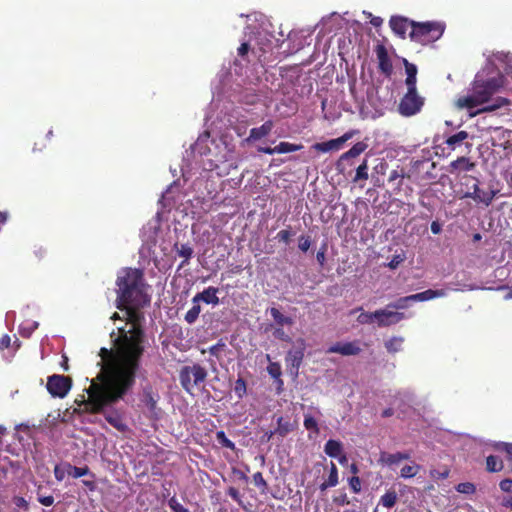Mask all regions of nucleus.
I'll list each match as a JSON object with an SVG mask.
<instances>
[{
	"label": "nucleus",
	"instance_id": "nucleus-1",
	"mask_svg": "<svg viewBox=\"0 0 512 512\" xmlns=\"http://www.w3.org/2000/svg\"><path fill=\"white\" fill-rule=\"evenodd\" d=\"M127 304V322L130 329L118 328L110 333L113 347H102L99 351L101 369L96 378L91 380L90 404L93 411H100L104 406L124 399L136 382L145 352V333L141 327L144 319L141 309Z\"/></svg>",
	"mask_w": 512,
	"mask_h": 512
},
{
	"label": "nucleus",
	"instance_id": "nucleus-2",
	"mask_svg": "<svg viewBox=\"0 0 512 512\" xmlns=\"http://www.w3.org/2000/svg\"><path fill=\"white\" fill-rule=\"evenodd\" d=\"M116 307L123 311L127 304L145 307L151 298L146 292L144 273L141 269L126 267L118 273Z\"/></svg>",
	"mask_w": 512,
	"mask_h": 512
},
{
	"label": "nucleus",
	"instance_id": "nucleus-3",
	"mask_svg": "<svg viewBox=\"0 0 512 512\" xmlns=\"http://www.w3.org/2000/svg\"><path fill=\"white\" fill-rule=\"evenodd\" d=\"M502 86V76L485 78L483 75L477 74L471 84V93L459 97L456 105L460 109H473L488 102Z\"/></svg>",
	"mask_w": 512,
	"mask_h": 512
},
{
	"label": "nucleus",
	"instance_id": "nucleus-4",
	"mask_svg": "<svg viewBox=\"0 0 512 512\" xmlns=\"http://www.w3.org/2000/svg\"><path fill=\"white\" fill-rule=\"evenodd\" d=\"M445 25L441 22H415L411 21L410 39L421 45H428L441 38Z\"/></svg>",
	"mask_w": 512,
	"mask_h": 512
},
{
	"label": "nucleus",
	"instance_id": "nucleus-5",
	"mask_svg": "<svg viewBox=\"0 0 512 512\" xmlns=\"http://www.w3.org/2000/svg\"><path fill=\"white\" fill-rule=\"evenodd\" d=\"M207 376V370L197 363L183 366L179 371L181 387L188 394H192L195 387L202 385Z\"/></svg>",
	"mask_w": 512,
	"mask_h": 512
},
{
	"label": "nucleus",
	"instance_id": "nucleus-6",
	"mask_svg": "<svg viewBox=\"0 0 512 512\" xmlns=\"http://www.w3.org/2000/svg\"><path fill=\"white\" fill-rule=\"evenodd\" d=\"M424 98L417 90H407L398 105V111L402 116L410 117L419 113L424 105Z\"/></svg>",
	"mask_w": 512,
	"mask_h": 512
},
{
	"label": "nucleus",
	"instance_id": "nucleus-7",
	"mask_svg": "<svg viewBox=\"0 0 512 512\" xmlns=\"http://www.w3.org/2000/svg\"><path fill=\"white\" fill-rule=\"evenodd\" d=\"M90 388H91V385L89 386L88 389H86V392L88 394V400L85 402L86 410L93 414L103 413L105 420L111 426H113L115 429H117L120 432H125L128 427L124 423L123 417L120 414V412L118 410H107L106 411V408L112 407L113 405L117 404L120 400L116 401L115 403L104 406L103 409L100 411H93L92 410L93 406L90 404V392H89Z\"/></svg>",
	"mask_w": 512,
	"mask_h": 512
},
{
	"label": "nucleus",
	"instance_id": "nucleus-8",
	"mask_svg": "<svg viewBox=\"0 0 512 512\" xmlns=\"http://www.w3.org/2000/svg\"><path fill=\"white\" fill-rule=\"evenodd\" d=\"M72 387V379L68 376L53 374L48 377L46 388L53 397L64 398Z\"/></svg>",
	"mask_w": 512,
	"mask_h": 512
},
{
	"label": "nucleus",
	"instance_id": "nucleus-9",
	"mask_svg": "<svg viewBox=\"0 0 512 512\" xmlns=\"http://www.w3.org/2000/svg\"><path fill=\"white\" fill-rule=\"evenodd\" d=\"M465 179L473 180L472 186L464 193V198H472L476 202L483 203L485 206H489L496 194L497 190L482 191L479 188V180L474 176H465Z\"/></svg>",
	"mask_w": 512,
	"mask_h": 512
},
{
	"label": "nucleus",
	"instance_id": "nucleus-10",
	"mask_svg": "<svg viewBox=\"0 0 512 512\" xmlns=\"http://www.w3.org/2000/svg\"><path fill=\"white\" fill-rule=\"evenodd\" d=\"M476 167V163L472 161L469 157L461 156L456 160L450 162L447 166L446 170L449 174L453 175L456 179L460 178L465 173L474 170Z\"/></svg>",
	"mask_w": 512,
	"mask_h": 512
},
{
	"label": "nucleus",
	"instance_id": "nucleus-11",
	"mask_svg": "<svg viewBox=\"0 0 512 512\" xmlns=\"http://www.w3.org/2000/svg\"><path fill=\"white\" fill-rule=\"evenodd\" d=\"M296 344L297 346L295 348L288 351L286 362L290 366L291 370H294V374L297 376L304 358L305 340L300 338L296 341Z\"/></svg>",
	"mask_w": 512,
	"mask_h": 512
},
{
	"label": "nucleus",
	"instance_id": "nucleus-12",
	"mask_svg": "<svg viewBox=\"0 0 512 512\" xmlns=\"http://www.w3.org/2000/svg\"><path fill=\"white\" fill-rule=\"evenodd\" d=\"M375 320L379 327H388L397 324L405 318L402 312L388 311L386 309H379L373 312Z\"/></svg>",
	"mask_w": 512,
	"mask_h": 512
},
{
	"label": "nucleus",
	"instance_id": "nucleus-13",
	"mask_svg": "<svg viewBox=\"0 0 512 512\" xmlns=\"http://www.w3.org/2000/svg\"><path fill=\"white\" fill-rule=\"evenodd\" d=\"M375 53L377 56L378 68L380 72L384 74L387 78H390L391 75L393 74V65L384 44H377L375 47Z\"/></svg>",
	"mask_w": 512,
	"mask_h": 512
},
{
	"label": "nucleus",
	"instance_id": "nucleus-14",
	"mask_svg": "<svg viewBox=\"0 0 512 512\" xmlns=\"http://www.w3.org/2000/svg\"><path fill=\"white\" fill-rule=\"evenodd\" d=\"M328 353H338L343 356L358 355L361 352V348L357 341L353 342H337L330 346L327 350Z\"/></svg>",
	"mask_w": 512,
	"mask_h": 512
},
{
	"label": "nucleus",
	"instance_id": "nucleus-15",
	"mask_svg": "<svg viewBox=\"0 0 512 512\" xmlns=\"http://www.w3.org/2000/svg\"><path fill=\"white\" fill-rule=\"evenodd\" d=\"M351 136H352L351 133H345L344 135H342L339 138L331 139L326 142L315 143L313 145V148L316 151L323 152V153L333 151V150L336 151V150H339L343 146V144L351 138Z\"/></svg>",
	"mask_w": 512,
	"mask_h": 512
},
{
	"label": "nucleus",
	"instance_id": "nucleus-16",
	"mask_svg": "<svg viewBox=\"0 0 512 512\" xmlns=\"http://www.w3.org/2000/svg\"><path fill=\"white\" fill-rule=\"evenodd\" d=\"M218 292L219 289L217 287L209 286L205 288L202 292L197 293L192 298V303L198 302L200 304V302L202 301L206 304H212L216 306L220 303V300L217 296Z\"/></svg>",
	"mask_w": 512,
	"mask_h": 512
},
{
	"label": "nucleus",
	"instance_id": "nucleus-17",
	"mask_svg": "<svg viewBox=\"0 0 512 512\" xmlns=\"http://www.w3.org/2000/svg\"><path fill=\"white\" fill-rule=\"evenodd\" d=\"M410 459V453L407 452H396V453H388V452H380L379 455V463L386 466H393L399 464L402 460Z\"/></svg>",
	"mask_w": 512,
	"mask_h": 512
},
{
	"label": "nucleus",
	"instance_id": "nucleus-18",
	"mask_svg": "<svg viewBox=\"0 0 512 512\" xmlns=\"http://www.w3.org/2000/svg\"><path fill=\"white\" fill-rule=\"evenodd\" d=\"M389 25L393 32L404 39L409 27H411V21L402 16H392Z\"/></svg>",
	"mask_w": 512,
	"mask_h": 512
},
{
	"label": "nucleus",
	"instance_id": "nucleus-19",
	"mask_svg": "<svg viewBox=\"0 0 512 512\" xmlns=\"http://www.w3.org/2000/svg\"><path fill=\"white\" fill-rule=\"evenodd\" d=\"M159 395L153 390L151 386L143 388L141 402L148 408L149 411L154 412L157 408Z\"/></svg>",
	"mask_w": 512,
	"mask_h": 512
},
{
	"label": "nucleus",
	"instance_id": "nucleus-20",
	"mask_svg": "<svg viewBox=\"0 0 512 512\" xmlns=\"http://www.w3.org/2000/svg\"><path fill=\"white\" fill-rule=\"evenodd\" d=\"M274 127L272 120H267L260 127L252 128L246 141H256L269 135Z\"/></svg>",
	"mask_w": 512,
	"mask_h": 512
},
{
	"label": "nucleus",
	"instance_id": "nucleus-21",
	"mask_svg": "<svg viewBox=\"0 0 512 512\" xmlns=\"http://www.w3.org/2000/svg\"><path fill=\"white\" fill-rule=\"evenodd\" d=\"M177 253L178 256L183 258V261L178 266V270L182 269L188 264V261L193 256V248L189 244H181L180 246L175 243L173 247Z\"/></svg>",
	"mask_w": 512,
	"mask_h": 512
},
{
	"label": "nucleus",
	"instance_id": "nucleus-22",
	"mask_svg": "<svg viewBox=\"0 0 512 512\" xmlns=\"http://www.w3.org/2000/svg\"><path fill=\"white\" fill-rule=\"evenodd\" d=\"M339 483L338 469L334 462L330 463V471L328 478L321 483L320 490L325 491L330 487H335Z\"/></svg>",
	"mask_w": 512,
	"mask_h": 512
},
{
	"label": "nucleus",
	"instance_id": "nucleus-23",
	"mask_svg": "<svg viewBox=\"0 0 512 512\" xmlns=\"http://www.w3.org/2000/svg\"><path fill=\"white\" fill-rule=\"evenodd\" d=\"M414 302L416 301H428L434 298L443 297L446 295L445 290H432L428 289L420 293L412 294Z\"/></svg>",
	"mask_w": 512,
	"mask_h": 512
},
{
	"label": "nucleus",
	"instance_id": "nucleus-24",
	"mask_svg": "<svg viewBox=\"0 0 512 512\" xmlns=\"http://www.w3.org/2000/svg\"><path fill=\"white\" fill-rule=\"evenodd\" d=\"M343 451L342 443L338 440L329 439L324 446V452L332 458H337Z\"/></svg>",
	"mask_w": 512,
	"mask_h": 512
},
{
	"label": "nucleus",
	"instance_id": "nucleus-25",
	"mask_svg": "<svg viewBox=\"0 0 512 512\" xmlns=\"http://www.w3.org/2000/svg\"><path fill=\"white\" fill-rule=\"evenodd\" d=\"M294 430V425L290 422L289 419L284 418L283 416H279L277 418V427L275 432L277 435L281 437H285L287 434Z\"/></svg>",
	"mask_w": 512,
	"mask_h": 512
},
{
	"label": "nucleus",
	"instance_id": "nucleus-26",
	"mask_svg": "<svg viewBox=\"0 0 512 512\" xmlns=\"http://www.w3.org/2000/svg\"><path fill=\"white\" fill-rule=\"evenodd\" d=\"M468 137V132L462 130L457 132L456 134L449 136L446 139L445 144L448 146V148L455 149L457 145L461 144Z\"/></svg>",
	"mask_w": 512,
	"mask_h": 512
},
{
	"label": "nucleus",
	"instance_id": "nucleus-27",
	"mask_svg": "<svg viewBox=\"0 0 512 512\" xmlns=\"http://www.w3.org/2000/svg\"><path fill=\"white\" fill-rule=\"evenodd\" d=\"M270 315L272 316L276 324H278L279 326H290L293 324V319L291 317L285 316L275 307H272L270 309Z\"/></svg>",
	"mask_w": 512,
	"mask_h": 512
},
{
	"label": "nucleus",
	"instance_id": "nucleus-28",
	"mask_svg": "<svg viewBox=\"0 0 512 512\" xmlns=\"http://www.w3.org/2000/svg\"><path fill=\"white\" fill-rule=\"evenodd\" d=\"M398 500V496L395 490H388L379 500V505L385 508H392Z\"/></svg>",
	"mask_w": 512,
	"mask_h": 512
},
{
	"label": "nucleus",
	"instance_id": "nucleus-29",
	"mask_svg": "<svg viewBox=\"0 0 512 512\" xmlns=\"http://www.w3.org/2000/svg\"><path fill=\"white\" fill-rule=\"evenodd\" d=\"M295 235V232L293 231L292 227L288 225L285 229L280 230L275 239L279 243H283L284 245H289L292 241V237Z\"/></svg>",
	"mask_w": 512,
	"mask_h": 512
},
{
	"label": "nucleus",
	"instance_id": "nucleus-30",
	"mask_svg": "<svg viewBox=\"0 0 512 512\" xmlns=\"http://www.w3.org/2000/svg\"><path fill=\"white\" fill-rule=\"evenodd\" d=\"M486 469L489 472H499L503 469V462L499 457L489 455L486 458Z\"/></svg>",
	"mask_w": 512,
	"mask_h": 512
},
{
	"label": "nucleus",
	"instance_id": "nucleus-31",
	"mask_svg": "<svg viewBox=\"0 0 512 512\" xmlns=\"http://www.w3.org/2000/svg\"><path fill=\"white\" fill-rule=\"evenodd\" d=\"M66 467L68 476H71L72 478H80L82 476L87 475L90 472L88 466L77 467L66 462Z\"/></svg>",
	"mask_w": 512,
	"mask_h": 512
},
{
	"label": "nucleus",
	"instance_id": "nucleus-32",
	"mask_svg": "<svg viewBox=\"0 0 512 512\" xmlns=\"http://www.w3.org/2000/svg\"><path fill=\"white\" fill-rule=\"evenodd\" d=\"M303 149L302 144H294L289 142H280L276 146L277 154H284V153H290L295 152Z\"/></svg>",
	"mask_w": 512,
	"mask_h": 512
},
{
	"label": "nucleus",
	"instance_id": "nucleus-33",
	"mask_svg": "<svg viewBox=\"0 0 512 512\" xmlns=\"http://www.w3.org/2000/svg\"><path fill=\"white\" fill-rule=\"evenodd\" d=\"M201 306L198 302L193 303V306L186 312L184 319L188 324H193L199 317Z\"/></svg>",
	"mask_w": 512,
	"mask_h": 512
},
{
	"label": "nucleus",
	"instance_id": "nucleus-34",
	"mask_svg": "<svg viewBox=\"0 0 512 512\" xmlns=\"http://www.w3.org/2000/svg\"><path fill=\"white\" fill-rule=\"evenodd\" d=\"M368 162L364 160L356 169V174L353 178V182L366 181L368 179Z\"/></svg>",
	"mask_w": 512,
	"mask_h": 512
},
{
	"label": "nucleus",
	"instance_id": "nucleus-35",
	"mask_svg": "<svg viewBox=\"0 0 512 512\" xmlns=\"http://www.w3.org/2000/svg\"><path fill=\"white\" fill-rule=\"evenodd\" d=\"M410 302H414L413 295L401 297L397 299L395 302L389 303L387 307L394 308V309H405L408 307V304Z\"/></svg>",
	"mask_w": 512,
	"mask_h": 512
},
{
	"label": "nucleus",
	"instance_id": "nucleus-36",
	"mask_svg": "<svg viewBox=\"0 0 512 512\" xmlns=\"http://www.w3.org/2000/svg\"><path fill=\"white\" fill-rule=\"evenodd\" d=\"M419 470L420 466L417 464L405 465L400 471V476L402 478H412L419 472Z\"/></svg>",
	"mask_w": 512,
	"mask_h": 512
},
{
	"label": "nucleus",
	"instance_id": "nucleus-37",
	"mask_svg": "<svg viewBox=\"0 0 512 512\" xmlns=\"http://www.w3.org/2000/svg\"><path fill=\"white\" fill-rule=\"evenodd\" d=\"M216 439L217 441L225 448H228L230 450H235V443L232 442L229 438H227L224 431H217L216 432Z\"/></svg>",
	"mask_w": 512,
	"mask_h": 512
},
{
	"label": "nucleus",
	"instance_id": "nucleus-38",
	"mask_svg": "<svg viewBox=\"0 0 512 512\" xmlns=\"http://www.w3.org/2000/svg\"><path fill=\"white\" fill-rule=\"evenodd\" d=\"M508 104H509V100L507 98L498 97V98L495 99L493 104H490V105L484 107L481 111H483V112L495 111L498 108H501V107H503L505 105H508Z\"/></svg>",
	"mask_w": 512,
	"mask_h": 512
},
{
	"label": "nucleus",
	"instance_id": "nucleus-39",
	"mask_svg": "<svg viewBox=\"0 0 512 512\" xmlns=\"http://www.w3.org/2000/svg\"><path fill=\"white\" fill-rule=\"evenodd\" d=\"M246 391H247L246 381L241 377L238 378L234 384L235 394L237 395V397L239 399H241L246 395Z\"/></svg>",
	"mask_w": 512,
	"mask_h": 512
},
{
	"label": "nucleus",
	"instance_id": "nucleus-40",
	"mask_svg": "<svg viewBox=\"0 0 512 512\" xmlns=\"http://www.w3.org/2000/svg\"><path fill=\"white\" fill-rule=\"evenodd\" d=\"M253 483L260 489L262 493H265L268 489V484L261 472H256L253 474Z\"/></svg>",
	"mask_w": 512,
	"mask_h": 512
},
{
	"label": "nucleus",
	"instance_id": "nucleus-41",
	"mask_svg": "<svg viewBox=\"0 0 512 512\" xmlns=\"http://www.w3.org/2000/svg\"><path fill=\"white\" fill-rule=\"evenodd\" d=\"M456 491L462 494H473L476 491V487L471 482H462L456 486Z\"/></svg>",
	"mask_w": 512,
	"mask_h": 512
},
{
	"label": "nucleus",
	"instance_id": "nucleus-42",
	"mask_svg": "<svg viewBox=\"0 0 512 512\" xmlns=\"http://www.w3.org/2000/svg\"><path fill=\"white\" fill-rule=\"evenodd\" d=\"M267 371L274 379H279L282 375L281 365L278 362H270Z\"/></svg>",
	"mask_w": 512,
	"mask_h": 512
},
{
	"label": "nucleus",
	"instance_id": "nucleus-43",
	"mask_svg": "<svg viewBox=\"0 0 512 512\" xmlns=\"http://www.w3.org/2000/svg\"><path fill=\"white\" fill-rule=\"evenodd\" d=\"M303 424L307 430H312L315 433L319 432L317 420L314 417H312L311 415L305 416Z\"/></svg>",
	"mask_w": 512,
	"mask_h": 512
},
{
	"label": "nucleus",
	"instance_id": "nucleus-44",
	"mask_svg": "<svg viewBox=\"0 0 512 512\" xmlns=\"http://www.w3.org/2000/svg\"><path fill=\"white\" fill-rule=\"evenodd\" d=\"M168 505L170 507V509L173 511V512H189V510L187 508H185L178 500L175 496L171 497L169 500H168Z\"/></svg>",
	"mask_w": 512,
	"mask_h": 512
},
{
	"label": "nucleus",
	"instance_id": "nucleus-45",
	"mask_svg": "<svg viewBox=\"0 0 512 512\" xmlns=\"http://www.w3.org/2000/svg\"><path fill=\"white\" fill-rule=\"evenodd\" d=\"M67 474V467L66 462L60 465H55L54 467V476L57 481H62L66 477Z\"/></svg>",
	"mask_w": 512,
	"mask_h": 512
},
{
	"label": "nucleus",
	"instance_id": "nucleus-46",
	"mask_svg": "<svg viewBox=\"0 0 512 512\" xmlns=\"http://www.w3.org/2000/svg\"><path fill=\"white\" fill-rule=\"evenodd\" d=\"M403 342L402 338H392L388 342H386L385 346L389 352H397L400 349V346Z\"/></svg>",
	"mask_w": 512,
	"mask_h": 512
},
{
	"label": "nucleus",
	"instance_id": "nucleus-47",
	"mask_svg": "<svg viewBox=\"0 0 512 512\" xmlns=\"http://www.w3.org/2000/svg\"><path fill=\"white\" fill-rule=\"evenodd\" d=\"M311 246V239L309 236L301 235L298 239V248L303 251L307 252Z\"/></svg>",
	"mask_w": 512,
	"mask_h": 512
},
{
	"label": "nucleus",
	"instance_id": "nucleus-48",
	"mask_svg": "<svg viewBox=\"0 0 512 512\" xmlns=\"http://www.w3.org/2000/svg\"><path fill=\"white\" fill-rule=\"evenodd\" d=\"M374 320L375 316L373 315V312H363L357 318V321L361 324H369L372 323Z\"/></svg>",
	"mask_w": 512,
	"mask_h": 512
},
{
	"label": "nucleus",
	"instance_id": "nucleus-49",
	"mask_svg": "<svg viewBox=\"0 0 512 512\" xmlns=\"http://www.w3.org/2000/svg\"><path fill=\"white\" fill-rule=\"evenodd\" d=\"M348 482L351 490L354 493H359L361 491V480L358 476H352L349 478Z\"/></svg>",
	"mask_w": 512,
	"mask_h": 512
},
{
	"label": "nucleus",
	"instance_id": "nucleus-50",
	"mask_svg": "<svg viewBox=\"0 0 512 512\" xmlns=\"http://www.w3.org/2000/svg\"><path fill=\"white\" fill-rule=\"evenodd\" d=\"M405 260L404 254L394 255L391 261L388 263L390 269H396Z\"/></svg>",
	"mask_w": 512,
	"mask_h": 512
},
{
	"label": "nucleus",
	"instance_id": "nucleus-51",
	"mask_svg": "<svg viewBox=\"0 0 512 512\" xmlns=\"http://www.w3.org/2000/svg\"><path fill=\"white\" fill-rule=\"evenodd\" d=\"M333 502L339 506L348 505L350 503L347 494L343 491L333 497Z\"/></svg>",
	"mask_w": 512,
	"mask_h": 512
},
{
	"label": "nucleus",
	"instance_id": "nucleus-52",
	"mask_svg": "<svg viewBox=\"0 0 512 512\" xmlns=\"http://www.w3.org/2000/svg\"><path fill=\"white\" fill-rule=\"evenodd\" d=\"M273 335L276 339H279L281 341H285V342L292 341L291 337L287 333H285V331L281 327L276 328L273 332Z\"/></svg>",
	"mask_w": 512,
	"mask_h": 512
},
{
	"label": "nucleus",
	"instance_id": "nucleus-53",
	"mask_svg": "<svg viewBox=\"0 0 512 512\" xmlns=\"http://www.w3.org/2000/svg\"><path fill=\"white\" fill-rule=\"evenodd\" d=\"M12 501L17 508L24 509V510H28V508H29V503L24 497L15 496V497H13Z\"/></svg>",
	"mask_w": 512,
	"mask_h": 512
},
{
	"label": "nucleus",
	"instance_id": "nucleus-54",
	"mask_svg": "<svg viewBox=\"0 0 512 512\" xmlns=\"http://www.w3.org/2000/svg\"><path fill=\"white\" fill-rule=\"evenodd\" d=\"M405 71L407 76H417V66L413 63L408 62V60H403Z\"/></svg>",
	"mask_w": 512,
	"mask_h": 512
},
{
	"label": "nucleus",
	"instance_id": "nucleus-55",
	"mask_svg": "<svg viewBox=\"0 0 512 512\" xmlns=\"http://www.w3.org/2000/svg\"><path fill=\"white\" fill-rule=\"evenodd\" d=\"M367 148V145L363 142H357L354 144L349 151H351V154H354L355 156H359L361 153L365 151Z\"/></svg>",
	"mask_w": 512,
	"mask_h": 512
},
{
	"label": "nucleus",
	"instance_id": "nucleus-56",
	"mask_svg": "<svg viewBox=\"0 0 512 512\" xmlns=\"http://www.w3.org/2000/svg\"><path fill=\"white\" fill-rule=\"evenodd\" d=\"M37 500L44 506H52L54 504V497L52 495L43 496L39 492L37 493Z\"/></svg>",
	"mask_w": 512,
	"mask_h": 512
},
{
	"label": "nucleus",
	"instance_id": "nucleus-57",
	"mask_svg": "<svg viewBox=\"0 0 512 512\" xmlns=\"http://www.w3.org/2000/svg\"><path fill=\"white\" fill-rule=\"evenodd\" d=\"M227 494L234 500L236 501L239 505H242V499H241V495L238 491V489H236L235 487H229L228 490H227Z\"/></svg>",
	"mask_w": 512,
	"mask_h": 512
},
{
	"label": "nucleus",
	"instance_id": "nucleus-58",
	"mask_svg": "<svg viewBox=\"0 0 512 512\" xmlns=\"http://www.w3.org/2000/svg\"><path fill=\"white\" fill-rule=\"evenodd\" d=\"M224 346H225V344L220 341V342L216 343L215 345H212L211 347H209L208 352L212 356L219 357L220 352L222 351Z\"/></svg>",
	"mask_w": 512,
	"mask_h": 512
},
{
	"label": "nucleus",
	"instance_id": "nucleus-59",
	"mask_svg": "<svg viewBox=\"0 0 512 512\" xmlns=\"http://www.w3.org/2000/svg\"><path fill=\"white\" fill-rule=\"evenodd\" d=\"M499 487L503 492L512 493V479H503L499 483Z\"/></svg>",
	"mask_w": 512,
	"mask_h": 512
},
{
	"label": "nucleus",
	"instance_id": "nucleus-60",
	"mask_svg": "<svg viewBox=\"0 0 512 512\" xmlns=\"http://www.w3.org/2000/svg\"><path fill=\"white\" fill-rule=\"evenodd\" d=\"M416 83H417V76H407L406 77L405 84L407 86V90H411V91L417 90Z\"/></svg>",
	"mask_w": 512,
	"mask_h": 512
},
{
	"label": "nucleus",
	"instance_id": "nucleus-61",
	"mask_svg": "<svg viewBox=\"0 0 512 512\" xmlns=\"http://www.w3.org/2000/svg\"><path fill=\"white\" fill-rule=\"evenodd\" d=\"M325 254H326V244H324L316 254V259H317V262L320 264V266H323L325 263V260H326Z\"/></svg>",
	"mask_w": 512,
	"mask_h": 512
},
{
	"label": "nucleus",
	"instance_id": "nucleus-62",
	"mask_svg": "<svg viewBox=\"0 0 512 512\" xmlns=\"http://www.w3.org/2000/svg\"><path fill=\"white\" fill-rule=\"evenodd\" d=\"M11 344V338L8 334L3 335L0 338V351H4L5 349L9 348Z\"/></svg>",
	"mask_w": 512,
	"mask_h": 512
},
{
	"label": "nucleus",
	"instance_id": "nucleus-63",
	"mask_svg": "<svg viewBox=\"0 0 512 512\" xmlns=\"http://www.w3.org/2000/svg\"><path fill=\"white\" fill-rule=\"evenodd\" d=\"M404 177V173H403V170H398V169H394L390 172L389 174V177H388V181L389 182H393L399 178H403Z\"/></svg>",
	"mask_w": 512,
	"mask_h": 512
},
{
	"label": "nucleus",
	"instance_id": "nucleus-64",
	"mask_svg": "<svg viewBox=\"0 0 512 512\" xmlns=\"http://www.w3.org/2000/svg\"><path fill=\"white\" fill-rule=\"evenodd\" d=\"M499 450L506 452V454L512 459V443H500L497 447Z\"/></svg>",
	"mask_w": 512,
	"mask_h": 512
}]
</instances>
